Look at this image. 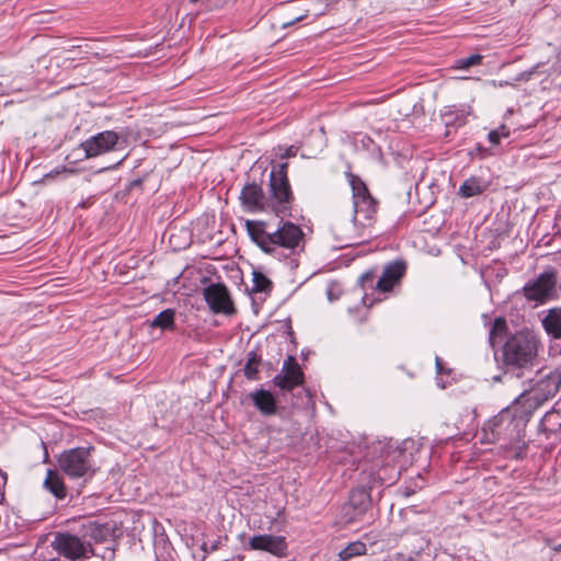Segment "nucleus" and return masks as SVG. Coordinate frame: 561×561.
I'll return each mask as SVG.
<instances>
[{
  "instance_id": "34",
  "label": "nucleus",
  "mask_w": 561,
  "mask_h": 561,
  "mask_svg": "<svg viewBox=\"0 0 561 561\" xmlns=\"http://www.w3.org/2000/svg\"><path fill=\"white\" fill-rule=\"evenodd\" d=\"M414 492H415V490H414V489H411V488L407 486V488L404 489V491H403V494H404L405 496H410V495H412Z\"/></svg>"
},
{
  "instance_id": "17",
  "label": "nucleus",
  "mask_w": 561,
  "mask_h": 561,
  "mask_svg": "<svg viewBox=\"0 0 561 561\" xmlns=\"http://www.w3.org/2000/svg\"><path fill=\"white\" fill-rule=\"evenodd\" d=\"M546 332L553 339L561 337V308H552L542 319Z\"/></svg>"
},
{
  "instance_id": "6",
  "label": "nucleus",
  "mask_w": 561,
  "mask_h": 561,
  "mask_svg": "<svg viewBox=\"0 0 561 561\" xmlns=\"http://www.w3.org/2000/svg\"><path fill=\"white\" fill-rule=\"evenodd\" d=\"M558 273L553 267L545 270L534 280L525 284L523 294L528 301L545 304L557 295Z\"/></svg>"
},
{
  "instance_id": "22",
  "label": "nucleus",
  "mask_w": 561,
  "mask_h": 561,
  "mask_svg": "<svg viewBox=\"0 0 561 561\" xmlns=\"http://www.w3.org/2000/svg\"><path fill=\"white\" fill-rule=\"evenodd\" d=\"M252 291L253 293H268L272 289V282L262 272L253 271L252 273Z\"/></svg>"
},
{
  "instance_id": "25",
  "label": "nucleus",
  "mask_w": 561,
  "mask_h": 561,
  "mask_svg": "<svg viewBox=\"0 0 561 561\" xmlns=\"http://www.w3.org/2000/svg\"><path fill=\"white\" fill-rule=\"evenodd\" d=\"M511 131L505 125H501L499 128L491 130L488 135L489 141L492 145H499L502 138L510 137Z\"/></svg>"
},
{
  "instance_id": "30",
  "label": "nucleus",
  "mask_w": 561,
  "mask_h": 561,
  "mask_svg": "<svg viewBox=\"0 0 561 561\" xmlns=\"http://www.w3.org/2000/svg\"><path fill=\"white\" fill-rule=\"evenodd\" d=\"M527 391L522 392L519 397L515 399L514 404H518L519 402H522V400H524L527 397Z\"/></svg>"
},
{
  "instance_id": "12",
  "label": "nucleus",
  "mask_w": 561,
  "mask_h": 561,
  "mask_svg": "<svg viewBox=\"0 0 561 561\" xmlns=\"http://www.w3.org/2000/svg\"><path fill=\"white\" fill-rule=\"evenodd\" d=\"M247 549L265 551L276 557H283L286 554L287 543L283 536L262 534L251 537Z\"/></svg>"
},
{
  "instance_id": "31",
  "label": "nucleus",
  "mask_w": 561,
  "mask_h": 561,
  "mask_svg": "<svg viewBox=\"0 0 561 561\" xmlns=\"http://www.w3.org/2000/svg\"><path fill=\"white\" fill-rule=\"evenodd\" d=\"M402 560V554L401 553H397L394 556H391L389 557L387 560L385 561H401Z\"/></svg>"
},
{
  "instance_id": "8",
  "label": "nucleus",
  "mask_w": 561,
  "mask_h": 561,
  "mask_svg": "<svg viewBox=\"0 0 561 561\" xmlns=\"http://www.w3.org/2000/svg\"><path fill=\"white\" fill-rule=\"evenodd\" d=\"M370 504V495L366 490L354 489L350 494L348 502L342 507L341 522L353 524L362 520Z\"/></svg>"
},
{
  "instance_id": "3",
  "label": "nucleus",
  "mask_w": 561,
  "mask_h": 561,
  "mask_svg": "<svg viewBox=\"0 0 561 561\" xmlns=\"http://www.w3.org/2000/svg\"><path fill=\"white\" fill-rule=\"evenodd\" d=\"M92 446L75 447L64 450L57 458L60 471L71 480L92 479L95 473Z\"/></svg>"
},
{
  "instance_id": "20",
  "label": "nucleus",
  "mask_w": 561,
  "mask_h": 561,
  "mask_svg": "<svg viewBox=\"0 0 561 561\" xmlns=\"http://www.w3.org/2000/svg\"><path fill=\"white\" fill-rule=\"evenodd\" d=\"M174 316L175 312L173 309H165L153 318L151 327L160 328L161 330H171L174 327Z\"/></svg>"
},
{
  "instance_id": "35",
  "label": "nucleus",
  "mask_w": 561,
  "mask_h": 561,
  "mask_svg": "<svg viewBox=\"0 0 561 561\" xmlns=\"http://www.w3.org/2000/svg\"><path fill=\"white\" fill-rule=\"evenodd\" d=\"M291 154H294L293 149H291V148L287 149V151H286V154H285V156H286V157H289V156H291Z\"/></svg>"
},
{
  "instance_id": "2",
  "label": "nucleus",
  "mask_w": 561,
  "mask_h": 561,
  "mask_svg": "<svg viewBox=\"0 0 561 561\" xmlns=\"http://www.w3.org/2000/svg\"><path fill=\"white\" fill-rule=\"evenodd\" d=\"M352 188L355 226L370 228L376 221L378 202L371 196L364 181L353 173L346 174Z\"/></svg>"
},
{
  "instance_id": "39",
  "label": "nucleus",
  "mask_w": 561,
  "mask_h": 561,
  "mask_svg": "<svg viewBox=\"0 0 561 561\" xmlns=\"http://www.w3.org/2000/svg\"><path fill=\"white\" fill-rule=\"evenodd\" d=\"M192 2H196L197 0H191Z\"/></svg>"
},
{
  "instance_id": "37",
  "label": "nucleus",
  "mask_w": 561,
  "mask_h": 561,
  "mask_svg": "<svg viewBox=\"0 0 561 561\" xmlns=\"http://www.w3.org/2000/svg\"><path fill=\"white\" fill-rule=\"evenodd\" d=\"M436 367H437L438 370H440V362H439L438 358H436Z\"/></svg>"
},
{
  "instance_id": "28",
  "label": "nucleus",
  "mask_w": 561,
  "mask_h": 561,
  "mask_svg": "<svg viewBox=\"0 0 561 561\" xmlns=\"http://www.w3.org/2000/svg\"><path fill=\"white\" fill-rule=\"evenodd\" d=\"M416 541L417 543L413 547V550L412 552L414 554H419L422 550H424V547L426 545V541L423 537H421L420 535H416Z\"/></svg>"
},
{
  "instance_id": "14",
  "label": "nucleus",
  "mask_w": 561,
  "mask_h": 561,
  "mask_svg": "<svg viewBox=\"0 0 561 561\" xmlns=\"http://www.w3.org/2000/svg\"><path fill=\"white\" fill-rule=\"evenodd\" d=\"M405 268L407 265L402 261L389 263L377 282V289L382 293L390 291L403 277Z\"/></svg>"
},
{
  "instance_id": "27",
  "label": "nucleus",
  "mask_w": 561,
  "mask_h": 561,
  "mask_svg": "<svg viewBox=\"0 0 561 561\" xmlns=\"http://www.w3.org/2000/svg\"><path fill=\"white\" fill-rule=\"evenodd\" d=\"M482 60V56L479 54L471 55L467 58L458 60V67L461 69H468L472 66L479 65Z\"/></svg>"
},
{
  "instance_id": "26",
  "label": "nucleus",
  "mask_w": 561,
  "mask_h": 561,
  "mask_svg": "<svg viewBox=\"0 0 561 561\" xmlns=\"http://www.w3.org/2000/svg\"><path fill=\"white\" fill-rule=\"evenodd\" d=\"M287 168L288 163L284 162L278 164L277 167H274L270 173V180H276L279 178H284L285 182H289L287 176Z\"/></svg>"
},
{
  "instance_id": "16",
  "label": "nucleus",
  "mask_w": 561,
  "mask_h": 561,
  "mask_svg": "<svg viewBox=\"0 0 561 561\" xmlns=\"http://www.w3.org/2000/svg\"><path fill=\"white\" fill-rule=\"evenodd\" d=\"M43 488L51 493L57 500H64L67 496V488L64 478L57 470H47Z\"/></svg>"
},
{
  "instance_id": "7",
  "label": "nucleus",
  "mask_w": 561,
  "mask_h": 561,
  "mask_svg": "<svg viewBox=\"0 0 561 561\" xmlns=\"http://www.w3.org/2000/svg\"><path fill=\"white\" fill-rule=\"evenodd\" d=\"M51 547L59 556L71 561L89 558V553L91 552L89 543L68 533L57 534L51 542Z\"/></svg>"
},
{
  "instance_id": "10",
  "label": "nucleus",
  "mask_w": 561,
  "mask_h": 561,
  "mask_svg": "<svg viewBox=\"0 0 561 561\" xmlns=\"http://www.w3.org/2000/svg\"><path fill=\"white\" fill-rule=\"evenodd\" d=\"M119 136L113 130L99 133L81 144L87 158H94L114 150L118 144Z\"/></svg>"
},
{
  "instance_id": "15",
  "label": "nucleus",
  "mask_w": 561,
  "mask_h": 561,
  "mask_svg": "<svg viewBox=\"0 0 561 561\" xmlns=\"http://www.w3.org/2000/svg\"><path fill=\"white\" fill-rule=\"evenodd\" d=\"M254 407L263 416H272L277 412V402L275 397L267 390L257 389L249 394Z\"/></svg>"
},
{
  "instance_id": "38",
  "label": "nucleus",
  "mask_w": 561,
  "mask_h": 561,
  "mask_svg": "<svg viewBox=\"0 0 561 561\" xmlns=\"http://www.w3.org/2000/svg\"><path fill=\"white\" fill-rule=\"evenodd\" d=\"M417 480H420L421 482H423V479L421 476H417Z\"/></svg>"
},
{
  "instance_id": "5",
  "label": "nucleus",
  "mask_w": 561,
  "mask_h": 561,
  "mask_svg": "<svg viewBox=\"0 0 561 561\" xmlns=\"http://www.w3.org/2000/svg\"><path fill=\"white\" fill-rule=\"evenodd\" d=\"M295 203V195L290 183L284 178L268 181L265 208L277 216H290Z\"/></svg>"
},
{
  "instance_id": "33",
  "label": "nucleus",
  "mask_w": 561,
  "mask_h": 561,
  "mask_svg": "<svg viewBox=\"0 0 561 561\" xmlns=\"http://www.w3.org/2000/svg\"><path fill=\"white\" fill-rule=\"evenodd\" d=\"M327 294L331 301L337 298L336 296H334L332 288H328Z\"/></svg>"
},
{
  "instance_id": "23",
  "label": "nucleus",
  "mask_w": 561,
  "mask_h": 561,
  "mask_svg": "<svg viewBox=\"0 0 561 561\" xmlns=\"http://www.w3.org/2000/svg\"><path fill=\"white\" fill-rule=\"evenodd\" d=\"M507 329L506 321L504 318H496L489 333V340L492 346L497 343V337H502Z\"/></svg>"
},
{
  "instance_id": "4",
  "label": "nucleus",
  "mask_w": 561,
  "mask_h": 561,
  "mask_svg": "<svg viewBox=\"0 0 561 561\" xmlns=\"http://www.w3.org/2000/svg\"><path fill=\"white\" fill-rule=\"evenodd\" d=\"M538 342L529 332H517L507 339L503 346V358L507 365L525 367L537 355Z\"/></svg>"
},
{
  "instance_id": "9",
  "label": "nucleus",
  "mask_w": 561,
  "mask_h": 561,
  "mask_svg": "<svg viewBox=\"0 0 561 561\" xmlns=\"http://www.w3.org/2000/svg\"><path fill=\"white\" fill-rule=\"evenodd\" d=\"M204 299L214 313L231 316L236 312L233 301L224 284H211L203 290Z\"/></svg>"
},
{
  "instance_id": "11",
  "label": "nucleus",
  "mask_w": 561,
  "mask_h": 561,
  "mask_svg": "<svg viewBox=\"0 0 561 561\" xmlns=\"http://www.w3.org/2000/svg\"><path fill=\"white\" fill-rule=\"evenodd\" d=\"M304 381V374L300 366L293 356H288L283 364L282 370L273 378V382L282 390H291Z\"/></svg>"
},
{
  "instance_id": "13",
  "label": "nucleus",
  "mask_w": 561,
  "mask_h": 561,
  "mask_svg": "<svg viewBox=\"0 0 561 561\" xmlns=\"http://www.w3.org/2000/svg\"><path fill=\"white\" fill-rule=\"evenodd\" d=\"M240 201L248 211H266V194H264L262 187L254 182L243 186Z\"/></svg>"
},
{
  "instance_id": "29",
  "label": "nucleus",
  "mask_w": 561,
  "mask_h": 561,
  "mask_svg": "<svg viewBox=\"0 0 561 561\" xmlns=\"http://www.w3.org/2000/svg\"><path fill=\"white\" fill-rule=\"evenodd\" d=\"M550 381H552V382H553L554 387H553V389L549 390V391H548V393H549V394H554V393L557 392V390H558V385H557V382H556V381H557V378H551V379H549V382H550Z\"/></svg>"
},
{
  "instance_id": "18",
  "label": "nucleus",
  "mask_w": 561,
  "mask_h": 561,
  "mask_svg": "<svg viewBox=\"0 0 561 561\" xmlns=\"http://www.w3.org/2000/svg\"><path fill=\"white\" fill-rule=\"evenodd\" d=\"M488 187L486 182L479 178L466 180L459 187V195L469 198L482 194Z\"/></svg>"
},
{
  "instance_id": "21",
  "label": "nucleus",
  "mask_w": 561,
  "mask_h": 561,
  "mask_svg": "<svg viewBox=\"0 0 561 561\" xmlns=\"http://www.w3.org/2000/svg\"><path fill=\"white\" fill-rule=\"evenodd\" d=\"M260 363H261V356L256 352L251 351L248 353L247 363L243 368L244 376L248 379H256L257 378Z\"/></svg>"
},
{
  "instance_id": "1",
  "label": "nucleus",
  "mask_w": 561,
  "mask_h": 561,
  "mask_svg": "<svg viewBox=\"0 0 561 561\" xmlns=\"http://www.w3.org/2000/svg\"><path fill=\"white\" fill-rule=\"evenodd\" d=\"M277 229L262 220H247L245 228L251 240L265 253H272L277 248L295 250L304 240L301 228L290 221L279 222Z\"/></svg>"
},
{
  "instance_id": "19",
  "label": "nucleus",
  "mask_w": 561,
  "mask_h": 561,
  "mask_svg": "<svg viewBox=\"0 0 561 561\" xmlns=\"http://www.w3.org/2000/svg\"><path fill=\"white\" fill-rule=\"evenodd\" d=\"M367 547L362 541H353L350 542L344 549H342L339 554V561H348L355 557L366 554Z\"/></svg>"
},
{
  "instance_id": "24",
  "label": "nucleus",
  "mask_w": 561,
  "mask_h": 561,
  "mask_svg": "<svg viewBox=\"0 0 561 561\" xmlns=\"http://www.w3.org/2000/svg\"><path fill=\"white\" fill-rule=\"evenodd\" d=\"M442 116L446 126H461L466 122V116L462 112L451 108L446 110Z\"/></svg>"
},
{
  "instance_id": "36",
  "label": "nucleus",
  "mask_w": 561,
  "mask_h": 561,
  "mask_svg": "<svg viewBox=\"0 0 561 561\" xmlns=\"http://www.w3.org/2000/svg\"><path fill=\"white\" fill-rule=\"evenodd\" d=\"M552 549H553L554 551H560V550H561V545L552 546Z\"/></svg>"
},
{
  "instance_id": "32",
  "label": "nucleus",
  "mask_w": 561,
  "mask_h": 561,
  "mask_svg": "<svg viewBox=\"0 0 561 561\" xmlns=\"http://www.w3.org/2000/svg\"><path fill=\"white\" fill-rule=\"evenodd\" d=\"M371 278H373V275L370 273H365V274L362 275L360 280L363 283H365V282H367L368 279H371Z\"/></svg>"
}]
</instances>
